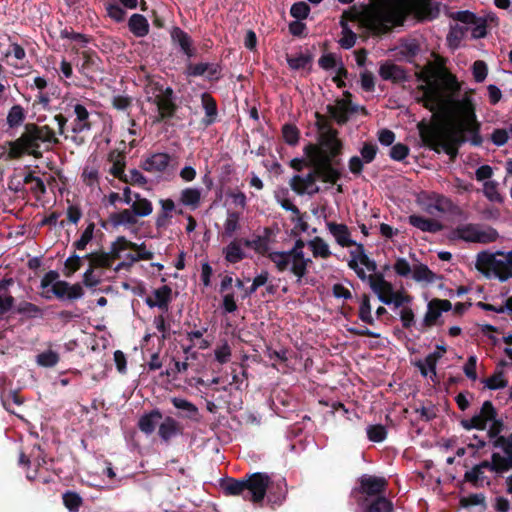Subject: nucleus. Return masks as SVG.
<instances>
[{
	"mask_svg": "<svg viewBox=\"0 0 512 512\" xmlns=\"http://www.w3.org/2000/svg\"><path fill=\"white\" fill-rule=\"evenodd\" d=\"M460 86L447 72L425 74L424 84L416 92V100L433 112V121L420 122L418 129L425 145L439 152L443 150L452 158L458 146L468 141L474 146L482 144L480 123L469 95L456 99Z\"/></svg>",
	"mask_w": 512,
	"mask_h": 512,
	"instance_id": "nucleus-1",
	"label": "nucleus"
},
{
	"mask_svg": "<svg viewBox=\"0 0 512 512\" xmlns=\"http://www.w3.org/2000/svg\"><path fill=\"white\" fill-rule=\"evenodd\" d=\"M431 0H369L349 12L351 20L375 36L389 33L402 25L406 17L414 14L424 18L432 14Z\"/></svg>",
	"mask_w": 512,
	"mask_h": 512,
	"instance_id": "nucleus-2",
	"label": "nucleus"
},
{
	"mask_svg": "<svg viewBox=\"0 0 512 512\" xmlns=\"http://www.w3.org/2000/svg\"><path fill=\"white\" fill-rule=\"evenodd\" d=\"M227 496H241L245 501L254 504L262 503L267 495L272 506H280L287 496V483L285 478L272 480L267 473L255 472L246 474L242 478H228L222 485Z\"/></svg>",
	"mask_w": 512,
	"mask_h": 512,
	"instance_id": "nucleus-3",
	"label": "nucleus"
},
{
	"mask_svg": "<svg viewBox=\"0 0 512 512\" xmlns=\"http://www.w3.org/2000/svg\"><path fill=\"white\" fill-rule=\"evenodd\" d=\"M305 241L297 239L293 247L288 251H272L268 258L279 272H290L296 283L301 284L308 273V268L313 264L312 258L304 252Z\"/></svg>",
	"mask_w": 512,
	"mask_h": 512,
	"instance_id": "nucleus-4",
	"label": "nucleus"
},
{
	"mask_svg": "<svg viewBox=\"0 0 512 512\" xmlns=\"http://www.w3.org/2000/svg\"><path fill=\"white\" fill-rule=\"evenodd\" d=\"M475 267L485 277L505 282L512 278V251H482L476 256Z\"/></svg>",
	"mask_w": 512,
	"mask_h": 512,
	"instance_id": "nucleus-5",
	"label": "nucleus"
},
{
	"mask_svg": "<svg viewBox=\"0 0 512 512\" xmlns=\"http://www.w3.org/2000/svg\"><path fill=\"white\" fill-rule=\"evenodd\" d=\"M309 165L315 169L318 178L323 182L334 184L340 178V172L331 164L332 159L318 145L309 144L304 148Z\"/></svg>",
	"mask_w": 512,
	"mask_h": 512,
	"instance_id": "nucleus-6",
	"label": "nucleus"
},
{
	"mask_svg": "<svg viewBox=\"0 0 512 512\" xmlns=\"http://www.w3.org/2000/svg\"><path fill=\"white\" fill-rule=\"evenodd\" d=\"M371 289L383 304L393 305L395 309L411 305L413 301V297L404 289L394 290L393 285L386 281L383 276L371 279Z\"/></svg>",
	"mask_w": 512,
	"mask_h": 512,
	"instance_id": "nucleus-7",
	"label": "nucleus"
},
{
	"mask_svg": "<svg viewBox=\"0 0 512 512\" xmlns=\"http://www.w3.org/2000/svg\"><path fill=\"white\" fill-rule=\"evenodd\" d=\"M348 267L353 270L362 281H368L371 286V279L380 274H375L377 265L370 259L362 243H358L349 250Z\"/></svg>",
	"mask_w": 512,
	"mask_h": 512,
	"instance_id": "nucleus-8",
	"label": "nucleus"
},
{
	"mask_svg": "<svg viewBox=\"0 0 512 512\" xmlns=\"http://www.w3.org/2000/svg\"><path fill=\"white\" fill-rule=\"evenodd\" d=\"M147 101L157 107L158 116L155 122H161L171 118L176 110V104L173 101V91L170 88H163L157 84H149L146 87Z\"/></svg>",
	"mask_w": 512,
	"mask_h": 512,
	"instance_id": "nucleus-9",
	"label": "nucleus"
},
{
	"mask_svg": "<svg viewBox=\"0 0 512 512\" xmlns=\"http://www.w3.org/2000/svg\"><path fill=\"white\" fill-rule=\"evenodd\" d=\"M452 239L463 240L472 243H492L495 242L499 234L492 227H482L478 224H462L457 226L452 232Z\"/></svg>",
	"mask_w": 512,
	"mask_h": 512,
	"instance_id": "nucleus-10",
	"label": "nucleus"
},
{
	"mask_svg": "<svg viewBox=\"0 0 512 512\" xmlns=\"http://www.w3.org/2000/svg\"><path fill=\"white\" fill-rule=\"evenodd\" d=\"M24 154L32 155L35 158L41 157V152L38 150V144H35L29 124L25 126V131L18 139L8 142V159H19Z\"/></svg>",
	"mask_w": 512,
	"mask_h": 512,
	"instance_id": "nucleus-11",
	"label": "nucleus"
},
{
	"mask_svg": "<svg viewBox=\"0 0 512 512\" xmlns=\"http://www.w3.org/2000/svg\"><path fill=\"white\" fill-rule=\"evenodd\" d=\"M359 111H361L363 114H366L364 107L352 105L351 94L349 92H345L343 98L337 99L334 104L327 106L328 114L338 124L346 123L352 114H355Z\"/></svg>",
	"mask_w": 512,
	"mask_h": 512,
	"instance_id": "nucleus-12",
	"label": "nucleus"
},
{
	"mask_svg": "<svg viewBox=\"0 0 512 512\" xmlns=\"http://www.w3.org/2000/svg\"><path fill=\"white\" fill-rule=\"evenodd\" d=\"M418 203L425 212L431 215L445 213L452 206L451 201L447 197L435 192L420 193Z\"/></svg>",
	"mask_w": 512,
	"mask_h": 512,
	"instance_id": "nucleus-13",
	"label": "nucleus"
},
{
	"mask_svg": "<svg viewBox=\"0 0 512 512\" xmlns=\"http://www.w3.org/2000/svg\"><path fill=\"white\" fill-rule=\"evenodd\" d=\"M488 422H491L489 425V429L487 431V435L489 438H495L499 436L501 431L503 430L504 424L502 418H462L461 425L463 428L470 429H478L485 430L487 428Z\"/></svg>",
	"mask_w": 512,
	"mask_h": 512,
	"instance_id": "nucleus-14",
	"label": "nucleus"
},
{
	"mask_svg": "<svg viewBox=\"0 0 512 512\" xmlns=\"http://www.w3.org/2000/svg\"><path fill=\"white\" fill-rule=\"evenodd\" d=\"M337 130L333 129L331 126L323 124L320 125V148H322L327 155L330 156V159H333L337 155L341 153L342 142L337 137Z\"/></svg>",
	"mask_w": 512,
	"mask_h": 512,
	"instance_id": "nucleus-15",
	"label": "nucleus"
},
{
	"mask_svg": "<svg viewBox=\"0 0 512 512\" xmlns=\"http://www.w3.org/2000/svg\"><path fill=\"white\" fill-rule=\"evenodd\" d=\"M241 425L238 418H217L210 423V428L220 441L228 443L232 441L229 430L237 431Z\"/></svg>",
	"mask_w": 512,
	"mask_h": 512,
	"instance_id": "nucleus-16",
	"label": "nucleus"
},
{
	"mask_svg": "<svg viewBox=\"0 0 512 512\" xmlns=\"http://www.w3.org/2000/svg\"><path fill=\"white\" fill-rule=\"evenodd\" d=\"M452 304L446 299H432L427 305V311L422 320V326L425 328L432 327L436 324L442 312L449 311Z\"/></svg>",
	"mask_w": 512,
	"mask_h": 512,
	"instance_id": "nucleus-17",
	"label": "nucleus"
},
{
	"mask_svg": "<svg viewBox=\"0 0 512 512\" xmlns=\"http://www.w3.org/2000/svg\"><path fill=\"white\" fill-rule=\"evenodd\" d=\"M327 230L334 238L335 242L342 248H352L358 242L352 238L349 227L343 223L327 222Z\"/></svg>",
	"mask_w": 512,
	"mask_h": 512,
	"instance_id": "nucleus-18",
	"label": "nucleus"
},
{
	"mask_svg": "<svg viewBox=\"0 0 512 512\" xmlns=\"http://www.w3.org/2000/svg\"><path fill=\"white\" fill-rule=\"evenodd\" d=\"M317 178L318 176L313 168V171L308 173L306 176H293L290 180V186L298 194H315L319 191V187L316 184Z\"/></svg>",
	"mask_w": 512,
	"mask_h": 512,
	"instance_id": "nucleus-19",
	"label": "nucleus"
},
{
	"mask_svg": "<svg viewBox=\"0 0 512 512\" xmlns=\"http://www.w3.org/2000/svg\"><path fill=\"white\" fill-rule=\"evenodd\" d=\"M172 300V289L167 285H162L151 291L146 297L145 303L150 307H157L163 311H168Z\"/></svg>",
	"mask_w": 512,
	"mask_h": 512,
	"instance_id": "nucleus-20",
	"label": "nucleus"
},
{
	"mask_svg": "<svg viewBox=\"0 0 512 512\" xmlns=\"http://www.w3.org/2000/svg\"><path fill=\"white\" fill-rule=\"evenodd\" d=\"M360 492L369 496H381L385 492L388 482L383 477L363 475L359 479Z\"/></svg>",
	"mask_w": 512,
	"mask_h": 512,
	"instance_id": "nucleus-21",
	"label": "nucleus"
},
{
	"mask_svg": "<svg viewBox=\"0 0 512 512\" xmlns=\"http://www.w3.org/2000/svg\"><path fill=\"white\" fill-rule=\"evenodd\" d=\"M162 419L163 421L158 424V435L163 442L169 443L173 438L183 434V426L174 418Z\"/></svg>",
	"mask_w": 512,
	"mask_h": 512,
	"instance_id": "nucleus-22",
	"label": "nucleus"
},
{
	"mask_svg": "<svg viewBox=\"0 0 512 512\" xmlns=\"http://www.w3.org/2000/svg\"><path fill=\"white\" fill-rule=\"evenodd\" d=\"M445 353V349L442 348L439 351H435L430 353L423 360H419L415 363L418 369L421 372V375L424 377H430L432 381H435L436 378V364L438 360Z\"/></svg>",
	"mask_w": 512,
	"mask_h": 512,
	"instance_id": "nucleus-23",
	"label": "nucleus"
},
{
	"mask_svg": "<svg viewBox=\"0 0 512 512\" xmlns=\"http://www.w3.org/2000/svg\"><path fill=\"white\" fill-rule=\"evenodd\" d=\"M52 291L58 298L78 299L84 295L83 288L79 283L69 284L65 281L55 282Z\"/></svg>",
	"mask_w": 512,
	"mask_h": 512,
	"instance_id": "nucleus-24",
	"label": "nucleus"
},
{
	"mask_svg": "<svg viewBox=\"0 0 512 512\" xmlns=\"http://www.w3.org/2000/svg\"><path fill=\"white\" fill-rule=\"evenodd\" d=\"M314 259L327 260L332 256L330 245L322 237L316 236L305 243Z\"/></svg>",
	"mask_w": 512,
	"mask_h": 512,
	"instance_id": "nucleus-25",
	"label": "nucleus"
},
{
	"mask_svg": "<svg viewBox=\"0 0 512 512\" xmlns=\"http://www.w3.org/2000/svg\"><path fill=\"white\" fill-rule=\"evenodd\" d=\"M159 205H160V210L157 214L156 221H155L156 227L157 228L167 227L171 222V219L173 217V212L176 210L175 202L170 198L160 199Z\"/></svg>",
	"mask_w": 512,
	"mask_h": 512,
	"instance_id": "nucleus-26",
	"label": "nucleus"
},
{
	"mask_svg": "<svg viewBox=\"0 0 512 512\" xmlns=\"http://www.w3.org/2000/svg\"><path fill=\"white\" fill-rule=\"evenodd\" d=\"M110 223L114 227H125L131 228L138 224V217L136 214L130 209H122L119 212L112 213L110 215Z\"/></svg>",
	"mask_w": 512,
	"mask_h": 512,
	"instance_id": "nucleus-27",
	"label": "nucleus"
},
{
	"mask_svg": "<svg viewBox=\"0 0 512 512\" xmlns=\"http://www.w3.org/2000/svg\"><path fill=\"white\" fill-rule=\"evenodd\" d=\"M379 75L383 80L393 82L404 81L407 77L403 68L389 61L380 64Z\"/></svg>",
	"mask_w": 512,
	"mask_h": 512,
	"instance_id": "nucleus-28",
	"label": "nucleus"
},
{
	"mask_svg": "<svg viewBox=\"0 0 512 512\" xmlns=\"http://www.w3.org/2000/svg\"><path fill=\"white\" fill-rule=\"evenodd\" d=\"M170 160L167 153H155L144 161L142 167L151 173L162 172L168 167Z\"/></svg>",
	"mask_w": 512,
	"mask_h": 512,
	"instance_id": "nucleus-29",
	"label": "nucleus"
},
{
	"mask_svg": "<svg viewBox=\"0 0 512 512\" xmlns=\"http://www.w3.org/2000/svg\"><path fill=\"white\" fill-rule=\"evenodd\" d=\"M29 127L35 144H38V149L40 148V143H58L55 132L50 127L46 125L37 126L36 124H29Z\"/></svg>",
	"mask_w": 512,
	"mask_h": 512,
	"instance_id": "nucleus-30",
	"label": "nucleus"
},
{
	"mask_svg": "<svg viewBox=\"0 0 512 512\" xmlns=\"http://www.w3.org/2000/svg\"><path fill=\"white\" fill-rule=\"evenodd\" d=\"M409 224L420 229L423 232L436 233L442 230V224L434 219L426 218L419 215H410L408 218Z\"/></svg>",
	"mask_w": 512,
	"mask_h": 512,
	"instance_id": "nucleus-31",
	"label": "nucleus"
},
{
	"mask_svg": "<svg viewBox=\"0 0 512 512\" xmlns=\"http://www.w3.org/2000/svg\"><path fill=\"white\" fill-rule=\"evenodd\" d=\"M202 192L201 189L195 187H187L181 190L179 194V202L191 209H197L201 203Z\"/></svg>",
	"mask_w": 512,
	"mask_h": 512,
	"instance_id": "nucleus-32",
	"label": "nucleus"
},
{
	"mask_svg": "<svg viewBox=\"0 0 512 512\" xmlns=\"http://www.w3.org/2000/svg\"><path fill=\"white\" fill-rule=\"evenodd\" d=\"M223 255L227 262L235 264L246 257V253L242 247V240L231 241L224 249Z\"/></svg>",
	"mask_w": 512,
	"mask_h": 512,
	"instance_id": "nucleus-33",
	"label": "nucleus"
},
{
	"mask_svg": "<svg viewBox=\"0 0 512 512\" xmlns=\"http://www.w3.org/2000/svg\"><path fill=\"white\" fill-rule=\"evenodd\" d=\"M130 209L136 214L138 218H144L152 214V202L142 197L139 193H134V200L130 204Z\"/></svg>",
	"mask_w": 512,
	"mask_h": 512,
	"instance_id": "nucleus-34",
	"label": "nucleus"
},
{
	"mask_svg": "<svg viewBox=\"0 0 512 512\" xmlns=\"http://www.w3.org/2000/svg\"><path fill=\"white\" fill-rule=\"evenodd\" d=\"M12 284L11 278L0 281V315L8 312L14 304V298L9 291Z\"/></svg>",
	"mask_w": 512,
	"mask_h": 512,
	"instance_id": "nucleus-35",
	"label": "nucleus"
},
{
	"mask_svg": "<svg viewBox=\"0 0 512 512\" xmlns=\"http://www.w3.org/2000/svg\"><path fill=\"white\" fill-rule=\"evenodd\" d=\"M128 27L136 37H144L149 32V23L141 14H133L128 21Z\"/></svg>",
	"mask_w": 512,
	"mask_h": 512,
	"instance_id": "nucleus-36",
	"label": "nucleus"
},
{
	"mask_svg": "<svg viewBox=\"0 0 512 512\" xmlns=\"http://www.w3.org/2000/svg\"><path fill=\"white\" fill-rule=\"evenodd\" d=\"M412 277L416 282L426 284L434 283L438 277L425 264H416L413 266Z\"/></svg>",
	"mask_w": 512,
	"mask_h": 512,
	"instance_id": "nucleus-37",
	"label": "nucleus"
},
{
	"mask_svg": "<svg viewBox=\"0 0 512 512\" xmlns=\"http://www.w3.org/2000/svg\"><path fill=\"white\" fill-rule=\"evenodd\" d=\"M74 113L76 115L75 123H74V132H83L85 130L90 129V123H89V112L87 109L81 105L76 104L74 106Z\"/></svg>",
	"mask_w": 512,
	"mask_h": 512,
	"instance_id": "nucleus-38",
	"label": "nucleus"
},
{
	"mask_svg": "<svg viewBox=\"0 0 512 512\" xmlns=\"http://www.w3.org/2000/svg\"><path fill=\"white\" fill-rule=\"evenodd\" d=\"M132 247H135V243L127 240L124 236L118 237L110 246V252L113 257L116 259L124 258L126 260L125 253L128 250H132Z\"/></svg>",
	"mask_w": 512,
	"mask_h": 512,
	"instance_id": "nucleus-39",
	"label": "nucleus"
},
{
	"mask_svg": "<svg viewBox=\"0 0 512 512\" xmlns=\"http://www.w3.org/2000/svg\"><path fill=\"white\" fill-rule=\"evenodd\" d=\"M26 118L25 109L19 105H13L6 116V123L9 128H17L23 124Z\"/></svg>",
	"mask_w": 512,
	"mask_h": 512,
	"instance_id": "nucleus-40",
	"label": "nucleus"
},
{
	"mask_svg": "<svg viewBox=\"0 0 512 512\" xmlns=\"http://www.w3.org/2000/svg\"><path fill=\"white\" fill-rule=\"evenodd\" d=\"M485 388L490 390H498L505 388L508 385V378L503 371H495L491 376L482 379L481 381Z\"/></svg>",
	"mask_w": 512,
	"mask_h": 512,
	"instance_id": "nucleus-41",
	"label": "nucleus"
},
{
	"mask_svg": "<svg viewBox=\"0 0 512 512\" xmlns=\"http://www.w3.org/2000/svg\"><path fill=\"white\" fill-rule=\"evenodd\" d=\"M171 36L187 56L191 57L193 55L192 41L186 32L176 27L172 30Z\"/></svg>",
	"mask_w": 512,
	"mask_h": 512,
	"instance_id": "nucleus-42",
	"label": "nucleus"
},
{
	"mask_svg": "<svg viewBox=\"0 0 512 512\" xmlns=\"http://www.w3.org/2000/svg\"><path fill=\"white\" fill-rule=\"evenodd\" d=\"M87 258L90 261V266L92 269L109 268L115 261V258L110 251L107 253H91L87 255Z\"/></svg>",
	"mask_w": 512,
	"mask_h": 512,
	"instance_id": "nucleus-43",
	"label": "nucleus"
},
{
	"mask_svg": "<svg viewBox=\"0 0 512 512\" xmlns=\"http://www.w3.org/2000/svg\"><path fill=\"white\" fill-rule=\"evenodd\" d=\"M364 512H394V507L385 496H378L366 505Z\"/></svg>",
	"mask_w": 512,
	"mask_h": 512,
	"instance_id": "nucleus-44",
	"label": "nucleus"
},
{
	"mask_svg": "<svg viewBox=\"0 0 512 512\" xmlns=\"http://www.w3.org/2000/svg\"><path fill=\"white\" fill-rule=\"evenodd\" d=\"M79 71L87 77H93V74L99 71L98 58L86 52L83 53V63Z\"/></svg>",
	"mask_w": 512,
	"mask_h": 512,
	"instance_id": "nucleus-45",
	"label": "nucleus"
},
{
	"mask_svg": "<svg viewBox=\"0 0 512 512\" xmlns=\"http://www.w3.org/2000/svg\"><path fill=\"white\" fill-rule=\"evenodd\" d=\"M492 459V471L496 473H503L512 469V457L502 456L495 452L491 456Z\"/></svg>",
	"mask_w": 512,
	"mask_h": 512,
	"instance_id": "nucleus-46",
	"label": "nucleus"
},
{
	"mask_svg": "<svg viewBox=\"0 0 512 512\" xmlns=\"http://www.w3.org/2000/svg\"><path fill=\"white\" fill-rule=\"evenodd\" d=\"M243 243L246 247L253 249L260 255L268 257V254L272 252L269 251L268 240L261 236H256L250 240H244Z\"/></svg>",
	"mask_w": 512,
	"mask_h": 512,
	"instance_id": "nucleus-47",
	"label": "nucleus"
},
{
	"mask_svg": "<svg viewBox=\"0 0 512 512\" xmlns=\"http://www.w3.org/2000/svg\"><path fill=\"white\" fill-rule=\"evenodd\" d=\"M359 319L369 325L374 324V318L372 316V307L370 303V298L367 295H363L361 297L359 311H358Z\"/></svg>",
	"mask_w": 512,
	"mask_h": 512,
	"instance_id": "nucleus-48",
	"label": "nucleus"
},
{
	"mask_svg": "<svg viewBox=\"0 0 512 512\" xmlns=\"http://www.w3.org/2000/svg\"><path fill=\"white\" fill-rule=\"evenodd\" d=\"M133 253L126 255V260H130V263L137 262L139 260H151L154 256L153 252L146 249L144 244L135 243V247H132Z\"/></svg>",
	"mask_w": 512,
	"mask_h": 512,
	"instance_id": "nucleus-49",
	"label": "nucleus"
},
{
	"mask_svg": "<svg viewBox=\"0 0 512 512\" xmlns=\"http://www.w3.org/2000/svg\"><path fill=\"white\" fill-rule=\"evenodd\" d=\"M483 194L485 197L494 203H502L504 198L498 190V183L496 181H485L483 183Z\"/></svg>",
	"mask_w": 512,
	"mask_h": 512,
	"instance_id": "nucleus-50",
	"label": "nucleus"
},
{
	"mask_svg": "<svg viewBox=\"0 0 512 512\" xmlns=\"http://www.w3.org/2000/svg\"><path fill=\"white\" fill-rule=\"evenodd\" d=\"M109 159L112 162V166L110 168V173L114 177H117L123 181V179H124L123 174H124V167H125L124 156L121 155L120 153L112 152L109 155Z\"/></svg>",
	"mask_w": 512,
	"mask_h": 512,
	"instance_id": "nucleus-51",
	"label": "nucleus"
},
{
	"mask_svg": "<svg viewBox=\"0 0 512 512\" xmlns=\"http://www.w3.org/2000/svg\"><path fill=\"white\" fill-rule=\"evenodd\" d=\"M366 434L371 442H383L387 437V428L382 424L368 425L366 428Z\"/></svg>",
	"mask_w": 512,
	"mask_h": 512,
	"instance_id": "nucleus-52",
	"label": "nucleus"
},
{
	"mask_svg": "<svg viewBox=\"0 0 512 512\" xmlns=\"http://www.w3.org/2000/svg\"><path fill=\"white\" fill-rule=\"evenodd\" d=\"M64 506L70 512H78L81 507L83 500L81 496L74 491H67L62 496Z\"/></svg>",
	"mask_w": 512,
	"mask_h": 512,
	"instance_id": "nucleus-53",
	"label": "nucleus"
},
{
	"mask_svg": "<svg viewBox=\"0 0 512 512\" xmlns=\"http://www.w3.org/2000/svg\"><path fill=\"white\" fill-rule=\"evenodd\" d=\"M477 307L485 310L492 311L496 313H503L504 311L512 312V297L507 298L505 301H502L499 304H489L484 302H478Z\"/></svg>",
	"mask_w": 512,
	"mask_h": 512,
	"instance_id": "nucleus-54",
	"label": "nucleus"
},
{
	"mask_svg": "<svg viewBox=\"0 0 512 512\" xmlns=\"http://www.w3.org/2000/svg\"><path fill=\"white\" fill-rule=\"evenodd\" d=\"M312 61L310 55L296 54L287 56V63L292 70H300L306 68Z\"/></svg>",
	"mask_w": 512,
	"mask_h": 512,
	"instance_id": "nucleus-55",
	"label": "nucleus"
},
{
	"mask_svg": "<svg viewBox=\"0 0 512 512\" xmlns=\"http://www.w3.org/2000/svg\"><path fill=\"white\" fill-rule=\"evenodd\" d=\"M58 361V353L52 350L44 351L36 357V363L42 367H53L58 363Z\"/></svg>",
	"mask_w": 512,
	"mask_h": 512,
	"instance_id": "nucleus-56",
	"label": "nucleus"
},
{
	"mask_svg": "<svg viewBox=\"0 0 512 512\" xmlns=\"http://www.w3.org/2000/svg\"><path fill=\"white\" fill-rule=\"evenodd\" d=\"M239 220L240 215L237 212H229L227 218L224 222V233L225 235L231 237L233 236L239 229Z\"/></svg>",
	"mask_w": 512,
	"mask_h": 512,
	"instance_id": "nucleus-57",
	"label": "nucleus"
},
{
	"mask_svg": "<svg viewBox=\"0 0 512 512\" xmlns=\"http://www.w3.org/2000/svg\"><path fill=\"white\" fill-rule=\"evenodd\" d=\"M94 230L95 224L92 222L89 223L81 233L80 238L74 242V247L80 251L85 250L87 244L93 239Z\"/></svg>",
	"mask_w": 512,
	"mask_h": 512,
	"instance_id": "nucleus-58",
	"label": "nucleus"
},
{
	"mask_svg": "<svg viewBox=\"0 0 512 512\" xmlns=\"http://www.w3.org/2000/svg\"><path fill=\"white\" fill-rule=\"evenodd\" d=\"M467 33L465 26L461 25H455L451 28L448 36L447 41L452 48H457L460 41L464 37V35Z\"/></svg>",
	"mask_w": 512,
	"mask_h": 512,
	"instance_id": "nucleus-59",
	"label": "nucleus"
},
{
	"mask_svg": "<svg viewBox=\"0 0 512 512\" xmlns=\"http://www.w3.org/2000/svg\"><path fill=\"white\" fill-rule=\"evenodd\" d=\"M399 318L404 329H410L415 324V313L411 305L405 306L399 310Z\"/></svg>",
	"mask_w": 512,
	"mask_h": 512,
	"instance_id": "nucleus-60",
	"label": "nucleus"
},
{
	"mask_svg": "<svg viewBox=\"0 0 512 512\" xmlns=\"http://www.w3.org/2000/svg\"><path fill=\"white\" fill-rule=\"evenodd\" d=\"M215 359L220 364H225L230 361L232 351L230 345L224 341L218 345L214 350Z\"/></svg>",
	"mask_w": 512,
	"mask_h": 512,
	"instance_id": "nucleus-61",
	"label": "nucleus"
},
{
	"mask_svg": "<svg viewBox=\"0 0 512 512\" xmlns=\"http://www.w3.org/2000/svg\"><path fill=\"white\" fill-rule=\"evenodd\" d=\"M83 182L90 187H95L99 183V172L94 166H86L82 172Z\"/></svg>",
	"mask_w": 512,
	"mask_h": 512,
	"instance_id": "nucleus-62",
	"label": "nucleus"
},
{
	"mask_svg": "<svg viewBox=\"0 0 512 512\" xmlns=\"http://www.w3.org/2000/svg\"><path fill=\"white\" fill-rule=\"evenodd\" d=\"M17 312L21 315H24L28 318H36L41 316V309L30 302H22L17 307Z\"/></svg>",
	"mask_w": 512,
	"mask_h": 512,
	"instance_id": "nucleus-63",
	"label": "nucleus"
},
{
	"mask_svg": "<svg viewBox=\"0 0 512 512\" xmlns=\"http://www.w3.org/2000/svg\"><path fill=\"white\" fill-rule=\"evenodd\" d=\"M282 135L284 141L289 145H295L299 141V130L296 126L285 124L282 128Z\"/></svg>",
	"mask_w": 512,
	"mask_h": 512,
	"instance_id": "nucleus-64",
	"label": "nucleus"
}]
</instances>
